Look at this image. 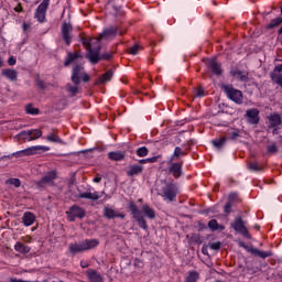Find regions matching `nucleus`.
<instances>
[{
    "label": "nucleus",
    "mask_w": 282,
    "mask_h": 282,
    "mask_svg": "<svg viewBox=\"0 0 282 282\" xmlns=\"http://www.w3.org/2000/svg\"><path fill=\"white\" fill-rule=\"evenodd\" d=\"M70 80L73 85H79L82 80L83 83H89V74L85 73V66H83V64H76L73 66Z\"/></svg>",
    "instance_id": "nucleus-5"
},
{
    "label": "nucleus",
    "mask_w": 282,
    "mask_h": 282,
    "mask_svg": "<svg viewBox=\"0 0 282 282\" xmlns=\"http://www.w3.org/2000/svg\"><path fill=\"white\" fill-rule=\"evenodd\" d=\"M56 180V172L51 171L45 174L40 181L36 182V186L39 191H43L47 184H52Z\"/></svg>",
    "instance_id": "nucleus-16"
},
{
    "label": "nucleus",
    "mask_w": 282,
    "mask_h": 282,
    "mask_svg": "<svg viewBox=\"0 0 282 282\" xmlns=\"http://www.w3.org/2000/svg\"><path fill=\"white\" fill-rule=\"evenodd\" d=\"M111 78H113V70L108 69L105 74L99 76L97 83L99 85H105V83H109V80H111Z\"/></svg>",
    "instance_id": "nucleus-32"
},
{
    "label": "nucleus",
    "mask_w": 282,
    "mask_h": 282,
    "mask_svg": "<svg viewBox=\"0 0 282 282\" xmlns=\"http://www.w3.org/2000/svg\"><path fill=\"white\" fill-rule=\"evenodd\" d=\"M91 37H87V36H82L80 37V43L84 45V47H86V58L89 59V55L91 54V52H96V48L91 47Z\"/></svg>",
    "instance_id": "nucleus-28"
},
{
    "label": "nucleus",
    "mask_w": 282,
    "mask_h": 282,
    "mask_svg": "<svg viewBox=\"0 0 282 282\" xmlns=\"http://www.w3.org/2000/svg\"><path fill=\"white\" fill-rule=\"evenodd\" d=\"M124 36V31H118V26H108L99 34L97 41H104V39H116L118 36Z\"/></svg>",
    "instance_id": "nucleus-10"
},
{
    "label": "nucleus",
    "mask_w": 282,
    "mask_h": 282,
    "mask_svg": "<svg viewBox=\"0 0 282 282\" xmlns=\"http://www.w3.org/2000/svg\"><path fill=\"white\" fill-rule=\"evenodd\" d=\"M102 215L105 219H124V213H118V210L113 209L111 206L106 205L102 209Z\"/></svg>",
    "instance_id": "nucleus-15"
},
{
    "label": "nucleus",
    "mask_w": 282,
    "mask_h": 282,
    "mask_svg": "<svg viewBox=\"0 0 282 282\" xmlns=\"http://www.w3.org/2000/svg\"><path fill=\"white\" fill-rule=\"evenodd\" d=\"M269 120V129H274L275 127H280L282 124L281 115L273 112L268 117Z\"/></svg>",
    "instance_id": "nucleus-24"
},
{
    "label": "nucleus",
    "mask_w": 282,
    "mask_h": 282,
    "mask_svg": "<svg viewBox=\"0 0 282 282\" xmlns=\"http://www.w3.org/2000/svg\"><path fill=\"white\" fill-rule=\"evenodd\" d=\"M25 111L29 116H39L40 113L39 108L32 107V104L26 105Z\"/></svg>",
    "instance_id": "nucleus-43"
},
{
    "label": "nucleus",
    "mask_w": 282,
    "mask_h": 282,
    "mask_svg": "<svg viewBox=\"0 0 282 282\" xmlns=\"http://www.w3.org/2000/svg\"><path fill=\"white\" fill-rule=\"evenodd\" d=\"M135 154L139 158H147V155H149V148L141 147V148L137 149Z\"/></svg>",
    "instance_id": "nucleus-46"
},
{
    "label": "nucleus",
    "mask_w": 282,
    "mask_h": 282,
    "mask_svg": "<svg viewBox=\"0 0 282 282\" xmlns=\"http://www.w3.org/2000/svg\"><path fill=\"white\" fill-rule=\"evenodd\" d=\"M213 148L215 149V151H217L218 153L224 151V148L226 147V142H228V138L227 137H221V138H216L214 140L210 141Z\"/></svg>",
    "instance_id": "nucleus-21"
},
{
    "label": "nucleus",
    "mask_w": 282,
    "mask_h": 282,
    "mask_svg": "<svg viewBox=\"0 0 282 282\" xmlns=\"http://www.w3.org/2000/svg\"><path fill=\"white\" fill-rule=\"evenodd\" d=\"M202 252H203V254H208V249H206V248H202Z\"/></svg>",
    "instance_id": "nucleus-64"
},
{
    "label": "nucleus",
    "mask_w": 282,
    "mask_h": 282,
    "mask_svg": "<svg viewBox=\"0 0 282 282\" xmlns=\"http://www.w3.org/2000/svg\"><path fill=\"white\" fill-rule=\"evenodd\" d=\"M143 215L148 217V219H155V209H153L149 204H144L142 206Z\"/></svg>",
    "instance_id": "nucleus-34"
},
{
    "label": "nucleus",
    "mask_w": 282,
    "mask_h": 282,
    "mask_svg": "<svg viewBox=\"0 0 282 282\" xmlns=\"http://www.w3.org/2000/svg\"><path fill=\"white\" fill-rule=\"evenodd\" d=\"M14 250H15V252H20L21 254H28V252H30V250H32V248H30V246H28L23 242H17L14 245Z\"/></svg>",
    "instance_id": "nucleus-33"
},
{
    "label": "nucleus",
    "mask_w": 282,
    "mask_h": 282,
    "mask_svg": "<svg viewBox=\"0 0 282 282\" xmlns=\"http://www.w3.org/2000/svg\"><path fill=\"white\" fill-rule=\"evenodd\" d=\"M238 246H239V248H243V250L250 252V254H252L253 257H258L259 259H268L274 254L272 251H263V250H259L254 247H250V246L246 245V242H243V241H240L238 243Z\"/></svg>",
    "instance_id": "nucleus-9"
},
{
    "label": "nucleus",
    "mask_w": 282,
    "mask_h": 282,
    "mask_svg": "<svg viewBox=\"0 0 282 282\" xmlns=\"http://www.w3.org/2000/svg\"><path fill=\"white\" fill-rule=\"evenodd\" d=\"M248 169H249V171H252L253 173H259V172L263 171V166L259 165V163L257 161L249 162Z\"/></svg>",
    "instance_id": "nucleus-38"
},
{
    "label": "nucleus",
    "mask_w": 282,
    "mask_h": 282,
    "mask_svg": "<svg viewBox=\"0 0 282 282\" xmlns=\"http://www.w3.org/2000/svg\"><path fill=\"white\" fill-rule=\"evenodd\" d=\"M7 184H11L12 186H15V188H19L21 186V180H19V178H9L7 181Z\"/></svg>",
    "instance_id": "nucleus-50"
},
{
    "label": "nucleus",
    "mask_w": 282,
    "mask_h": 282,
    "mask_svg": "<svg viewBox=\"0 0 282 282\" xmlns=\"http://www.w3.org/2000/svg\"><path fill=\"white\" fill-rule=\"evenodd\" d=\"M66 91H68V94H70V98H74L77 94L80 93V88H78V85L72 86L70 84L66 85Z\"/></svg>",
    "instance_id": "nucleus-37"
},
{
    "label": "nucleus",
    "mask_w": 282,
    "mask_h": 282,
    "mask_svg": "<svg viewBox=\"0 0 282 282\" xmlns=\"http://www.w3.org/2000/svg\"><path fill=\"white\" fill-rule=\"evenodd\" d=\"M86 276L89 282H105V278L95 269H89L86 271Z\"/></svg>",
    "instance_id": "nucleus-20"
},
{
    "label": "nucleus",
    "mask_w": 282,
    "mask_h": 282,
    "mask_svg": "<svg viewBox=\"0 0 282 282\" xmlns=\"http://www.w3.org/2000/svg\"><path fill=\"white\" fill-rule=\"evenodd\" d=\"M245 118L247 119L248 124H257L261 120L259 117V109H248L245 113Z\"/></svg>",
    "instance_id": "nucleus-18"
},
{
    "label": "nucleus",
    "mask_w": 282,
    "mask_h": 282,
    "mask_svg": "<svg viewBox=\"0 0 282 282\" xmlns=\"http://www.w3.org/2000/svg\"><path fill=\"white\" fill-rule=\"evenodd\" d=\"M93 182H95V184H100V182H102V177L100 176H96Z\"/></svg>",
    "instance_id": "nucleus-58"
},
{
    "label": "nucleus",
    "mask_w": 282,
    "mask_h": 282,
    "mask_svg": "<svg viewBox=\"0 0 282 282\" xmlns=\"http://www.w3.org/2000/svg\"><path fill=\"white\" fill-rule=\"evenodd\" d=\"M9 65H17V58H14V56H10L8 59Z\"/></svg>",
    "instance_id": "nucleus-56"
},
{
    "label": "nucleus",
    "mask_w": 282,
    "mask_h": 282,
    "mask_svg": "<svg viewBox=\"0 0 282 282\" xmlns=\"http://www.w3.org/2000/svg\"><path fill=\"white\" fill-rule=\"evenodd\" d=\"M102 195H105V191L100 192V194L98 192H84L80 193L78 195L79 199H90L91 202H98L99 198L102 197Z\"/></svg>",
    "instance_id": "nucleus-19"
},
{
    "label": "nucleus",
    "mask_w": 282,
    "mask_h": 282,
    "mask_svg": "<svg viewBox=\"0 0 282 282\" xmlns=\"http://www.w3.org/2000/svg\"><path fill=\"white\" fill-rule=\"evenodd\" d=\"M155 162H158V156L139 160V164H155Z\"/></svg>",
    "instance_id": "nucleus-47"
},
{
    "label": "nucleus",
    "mask_w": 282,
    "mask_h": 282,
    "mask_svg": "<svg viewBox=\"0 0 282 282\" xmlns=\"http://www.w3.org/2000/svg\"><path fill=\"white\" fill-rule=\"evenodd\" d=\"M206 65L208 69L214 74V76H221L224 74V69L221 68V63L217 62V59L212 58L206 61Z\"/></svg>",
    "instance_id": "nucleus-17"
},
{
    "label": "nucleus",
    "mask_w": 282,
    "mask_h": 282,
    "mask_svg": "<svg viewBox=\"0 0 282 282\" xmlns=\"http://www.w3.org/2000/svg\"><path fill=\"white\" fill-rule=\"evenodd\" d=\"M195 144V140L191 139L186 143H183L182 147H186V151H191V147Z\"/></svg>",
    "instance_id": "nucleus-53"
},
{
    "label": "nucleus",
    "mask_w": 282,
    "mask_h": 282,
    "mask_svg": "<svg viewBox=\"0 0 282 282\" xmlns=\"http://www.w3.org/2000/svg\"><path fill=\"white\" fill-rule=\"evenodd\" d=\"M80 267H82L83 269H85V268H89V264H88L87 262H82V263H80Z\"/></svg>",
    "instance_id": "nucleus-62"
},
{
    "label": "nucleus",
    "mask_w": 282,
    "mask_h": 282,
    "mask_svg": "<svg viewBox=\"0 0 282 282\" xmlns=\"http://www.w3.org/2000/svg\"><path fill=\"white\" fill-rule=\"evenodd\" d=\"M128 208L132 215V218L137 221L139 228H142V230H149V225H147V220L142 216V213L140 209H138V205L133 200H130L128 204Z\"/></svg>",
    "instance_id": "nucleus-6"
},
{
    "label": "nucleus",
    "mask_w": 282,
    "mask_h": 282,
    "mask_svg": "<svg viewBox=\"0 0 282 282\" xmlns=\"http://www.w3.org/2000/svg\"><path fill=\"white\" fill-rule=\"evenodd\" d=\"M199 280V273L197 271H189L186 278V282H197Z\"/></svg>",
    "instance_id": "nucleus-41"
},
{
    "label": "nucleus",
    "mask_w": 282,
    "mask_h": 282,
    "mask_svg": "<svg viewBox=\"0 0 282 282\" xmlns=\"http://www.w3.org/2000/svg\"><path fill=\"white\" fill-rule=\"evenodd\" d=\"M142 171H144V166L140 164H133L129 166L126 173L128 177H135V175H140Z\"/></svg>",
    "instance_id": "nucleus-26"
},
{
    "label": "nucleus",
    "mask_w": 282,
    "mask_h": 282,
    "mask_svg": "<svg viewBox=\"0 0 282 282\" xmlns=\"http://www.w3.org/2000/svg\"><path fill=\"white\" fill-rule=\"evenodd\" d=\"M273 72L281 73L282 72V64H279L278 66H275Z\"/></svg>",
    "instance_id": "nucleus-59"
},
{
    "label": "nucleus",
    "mask_w": 282,
    "mask_h": 282,
    "mask_svg": "<svg viewBox=\"0 0 282 282\" xmlns=\"http://www.w3.org/2000/svg\"><path fill=\"white\" fill-rule=\"evenodd\" d=\"M50 8V0H43L35 10V19L39 23H45V14Z\"/></svg>",
    "instance_id": "nucleus-12"
},
{
    "label": "nucleus",
    "mask_w": 282,
    "mask_h": 282,
    "mask_svg": "<svg viewBox=\"0 0 282 282\" xmlns=\"http://www.w3.org/2000/svg\"><path fill=\"white\" fill-rule=\"evenodd\" d=\"M100 50H102V46L98 45L95 47V52H90L88 61L91 65H98L99 61H111L113 58V52L100 54Z\"/></svg>",
    "instance_id": "nucleus-8"
},
{
    "label": "nucleus",
    "mask_w": 282,
    "mask_h": 282,
    "mask_svg": "<svg viewBox=\"0 0 282 282\" xmlns=\"http://www.w3.org/2000/svg\"><path fill=\"white\" fill-rule=\"evenodd\" d=\"M206 96L204 88H198L194 90V98H204Z\"/></svg>",
    "instance_id": "nucleus-51"
},
{
    "label": "nucleus",
    "mask_w": 282,
    "mask_h": 282,
    "mask_svg": "<svg viewBox=\"0 0 282 282\" xmlns=\"http://www.w3.org/2000/svg\"><path fill=\"white\" fill-rule=\"evenodd\" d=\"M14 12H23V6H21V3H18L17 7H14Z\"/></svg>",
    "instance_id": "nucleus-57"
},
{
    "label": "nucleus",
    "mask_w": 282,
    "mask_h": 282,
    "mask_svg": "<svg viewBox=\"0 0 282 282\" xmlns=\"http://www.w3.org/2000/svg\"><path fill=\"white\" fill-rule=\"evenodd\" d=\"M78 58H83V55H80V53L69 52L64 62V67H69V65H72V63H75V61H78Z\"/></svg>",
    "instance_id": "nucleus-30"
},
{
    "label": "nucleus",
    "mask_w": 282,
    "mask_h": 282,
    "mask_svg": "<svg viewBox=\"0 0 282 282\" xmlns=\"http://www.w3.org/2000/svg\"><path fill=\"white\" fill-rule=\"evenodd\" d=\"M72 32H74V26L72 23L64 21L62 23L61 34L65 45L67 46L72 45Z\"/></svg>",
    "instance_id": "nucleus-11"
},
{
    "label": "nucleus",
    "mask_w": 282,
    "mask_h": 282,
    "mask_svg": "<svg viewBox=\"0 0 282 282\" xmlns=\"http://www.w3.org/2000/svg\"><path fill=\"white\" fill-rule=\"evenodd\" d=\"M29 28H30V24H28V23H24V24H23V30H24V32L28 31Z\"/></svg>",
    "instance_id": "nucleus-63"
},
{
    "label": "nucleus",
    "mask_w": 282,
    "mask_h": 282,
    "mask_svg": "<svg viewBox=\"0 0 282 282\" xmlns=\"http://www.w3.org/2000/svg\"><path fill=\"white\" fill-rule=\"evenodd\" d=\"M32 135L31 130H22L20 133L15 135L18 140H23L24 142H31L30 138Z\"/></svg>",
    "instance_id": "nucleus-36"
},
{
    "label": "nucleus",
    "mask_w": 282,
    "mask_h": 282,
    "mask_svg": "<svg viewBox=\"0 0 282 282\" xmlns=\"http://www.w3.org/2000/svg\"><path fill=\"white\" fill-rule=\"evenodd\" d=\"M109 199V195H106V197L101 200H99V204H105V202H107Z\"/></svg>",
    "instance_id": "nucleus-61"
},
{
    "label": "nucleus",
    "mask_w": 282,
    "mask_h": 282,
    "mask_svg": "<svg viewBox=\"0 0 282 282\" xmlns=\"http://www.w3.org/2000/svg\"><path fill=\"white\" fill-rule=\"evenodd\" d=\"M230 76L234 78H237V80H240V83H249L250 77H248V73L239 69H231L230 70Z\"/></svg>",
    "instance_id": "nucleus-22"
},
{
    "label": "nucleus",
    "mask_w": 282,
    "mask_h": 282,
    "mask_svg": "<svg viewBox=\"0 0 282 282\" xmlns=\"http://www.w3.org/2000/svg\"><path fill=\"white\" fill-rule=\"evenodd\" d=\"M36 221V216L32 212H25L22 216L23 226L30 227Z\"/></svg>",
    "instance_id": "nucleus-29"
},
{
    "label": "nucleus",
    "mask_w": 282,
    "mask_h": 282,
    "mask_svg": "<svg viewBox=\"0 0 282 282\" xmlns=\"http://www.w3.org/2000/svg\"><path fill=\"white\" fill-rule=\"evenodd\" d=\"M47 142H55L56 144H63V139L58 134L50 133L46 137Z\"/></svg>",
    "instance_id": "nucleus-40"
},
{
    "label": "nucleus",
    "mask_w": 282,
    "mask_h": 282,
    "mask_svg": "<svg viewBox=\"0 0 282 282\" xmlns=\"http://www.w3.org/2000/svg\"><path fill=\"white\" fill-rule=\"evenodd\" d=\"M140 50H142V46H140V44H134L133 46H131L129 48V54H132V56H135V55H138Z\"/></svg>",
    "instance_id": "nucleus-49"
},
{
    "label": "nucleus",
    "mask_w": 282,
    "mask_h": 282,
    "mask_svg": "<svg viewBox=\"0 0 282 282\" xmlns=\"http://www.w3.org/2000/svg\"><path fill=\"white\" fill-rule=\"evenodd\" d=\"M1 76L7 78L8 80H11V83H14V80H17V78H19V73L12 68H4L1 72Z\"/></svg>",
    "instance_id": "nucleus-25"
},
{
    "label": "nucleus",
    "mask_w": 282,
    "mask_h": 282,
    "mask_svg": "<svg viewBox=\"0 0 282 282\" xmlns=\"http://www.w3.org/2000/svg\"><path fill=\"white\" fill-rule=\"evenodd\" d=\"M272 134L273 135H279V126L273 128Z\"/></svg>",
    "instance_id": "nucleus-60"
},
{
    "label": "nucleus",
    "mask_w": 282,
    "mask_h": 282,
    "mask_svg": "<svg viewBox=\"0 0 282 282\" xmlns=\"http://www.w3.org/2000/svg\"><path fill=\"white\" fill-rule=\"evenodd\" d=\"M35 85L42 91H45V89L47 88V86L45 85V82L43 79H41V77L35 78Z\"/></svg>",
    "instance_id": "nucleus-48"
},
{
    "label": "nucleus",
    "mask_w": 282,
    "mask_h": 282,
    "mask_svg": "<svg viewBox=\"0 0 282 282\" xmlns=\"http://www.w3.org/2000/svg\"><path fill=\"white\" fill-rule=\"evenodd\" d=\"M208 228L212 230V232H215L216 230H226V227L224 225H219L217 219L209 220Z\"/></svg>",
    "instance_id": "nucleus-35"
},
{
    "label": "nucleus",
    "mask_w": 282,
    "mask_h": 282,
    "mask_svg": "<svg viewBox=\"0 0 282 282\" xmlns=\"http://www.w3.org/2000/svg\"><path fill=\"white\" fill-rule=\"evenodd\" d=\"M127 158L126 151H111L108 153V159L111 160V162H122Z\"/></svg>",
    "instance_id": "nucleus-27"
},
{
    "label": "nucleus",
    "mask_w": 282,
    "mask_h": 282,
    "mask_svg": "<svg viewBox=\"0 0 282 282\" xmlns=\"http://www.w3.org/2000/svg\"><path fill=\"white\" fill-rule=\"evenodd\" d=\"M267 153L268 155H276L279 153V147L275 143L267 145Z\"/></svg>",
    "instance_id": "nucleus-44"
},
{
    "label": "nucleus",
    "mask_w": 282,
    "mask_h": 282,
    "mask_svg": "<svg viewBox=\"0 0 282 282\" xmlns=\"http://www.w3.org/2000/svg\"><path fill=\"white\" fill-rule=\"evenodd\" d=\"M184 163L183 162H172L170 163V166L167 167L169 175H173L174 180H180L184 175L183 169Z\"/></svg>",
    "instance_id": "nucleus-13"
},
{
    "label": "nucleus",
    "mask_w": 282,
    "mask_h": 282,
    "mask_svg": "<svg viewBox=\"0 0 282 282\" xmlns=\"http://www.w3.org/2000/svg\"><path fill=\"white\" fill-rule=\"evenodd\" d=\"M271 80L275 83V85H279L282 88V75L276 73H271Z\"/></svg>",
    "instance_id": "nucleus-42"
},
{
    "label": "nucleus",
    "mask_w": 282,
    "mask_h": 282,
    "mask_svg": "<svg viewBox=\"0 0 282 282\" xmlns=\"http://www.w3.org/2000/svg\"><path fill=\"white\" fill-rule=\"evenodd\" d=\"M220 88L231 102H235L236 105H241L243 102V93L235 88L232 84H221Z\"/></svg>",
    "instance_id": "nucleus-4"
},
{
    "label": "nucleus",
    "mask_w": 282,
    "mask_h": 282,
    "mask_svg": "<svg viewBox=\"0 0 282 282\" xmlns=\"http://www.w3.org/2000/svg\"><path fill=\"white\" fill-rule=\"evenodd\" d=\"M282 23V18H275L273 20H271V22L269 24H267V30H274V28H279V25H281Z\"/></svg>",
    "instance_id": "nucleus-39"
},
{
    "label": "nucleus",
    "mask_w": 282,
    "mask_h": 282,
    "mask_svg": "<svg viewBox=\"0 0 282 282\" xmlns=\"http://www.w3.org/2000/svg\"><path fill=\"white\" fill-rule=\"evenodd\" d=\"M98 246H100V241L98 239H85L79 242L69 243L68 252L70 254H79L80 252H87V250H94V248H98Z\"/></svg>",
    "instance_id": "nucleus-2"
},
{
    "label": "nucleus",
    "mask_w": 282,
    "mask_h": 282,
    "mask_svg": "<svg viewBox=\"0 0 282 282\" xmlns=\"http://www.w3.org/2000/svg\"><path fill=\"white\" fill-rule=\"evenodd\" d=\"M210 250H221V242L217 241V242H213L209 245Z\"/></svg>",
    "instance_id": "nucleus-52"
},
{
    "label": "nucleus",
    "mask_w": 282,
    "mask_h": 282,
    "mask_svg": "<svg viewBox=\"0 0 282 282\" xmlns=\"http://www.w3.org/2000/svg\"><path fill=\"white\" fill-rule=\"evenodd\" d=\"M66 215H67L69 221H76V219H78L76 216L69 214V209H68V212L66 213Z\"/></svg>",
    "instance_id": "nucleus-55"
},
{
    "label": "nucleus",
    "mask_w": 282,
    "mask_h": 282,
    "mask_svg": "<svg viewBox=\"0 0 282 282\" xmlns=\"http://www.w3.org/2000/svg\"><path fill=\"white\" fill-rule=\"evenodd\" d=\"M235 204H241V198H239V194L237 192H232L229 194L227 203L224 206V213L226 215H230V213H232V206Z\"/></svg>",
    "instance_id": "nucleus-14"
},
{
    "label": "nucleus",
    "mask_w": 282,
    "mask_h": 282,
    "mask_svg": "<svg viewBox=\"0 0 282 282\" xmlns=\"http://www.w3.org/2000/svg\"><path fill=\"white\" fill-rule=\"evenodd\" d=\"M230 228H232L238 235L245 237V239H252L250 231H248V227H246V221H243L241 216L234 219V221L230 224Z\"/></svg>",
    "instance_id": "nucleus-7"
},
{
    "label": "nucleus",
    "mask_w": 282,
    "mask_h": 282,
    "mask_svg": "<svg viewBox=\"0 0 282 282\" xmlns=\"http://www.w3.org/2000/svg\"><path fill=\"white\" fill-rule=\"evenodd\" d=\"M69 215H73V217H76L77 219H85V208L78 206V205H73L69 207Z\"/></svg>",
    "instance_id": "nucleus-23"
},
{
    "label": "nucleus",
    "mask_w": 282,
    "mask_h": 282,
    "mask_svg": "<svg viewBox=\"0 0 282 282\" xmlns=\"http://www.w3.org/2000/svg\"><path fill=\"white\" fill-rule=\"evenodd\" d=\"M182 193V189L180 188V183L172 181H164L163 185L158 193L159 197H162L163 202H177V195Z\"/></svg>",
    "instance_id": "nucleus-1"
},
{
    "label": "nucleus",
    "mask_w": 282,
    "mask_h": 282,
    "mask_svg": "<svg viewBox=\"0 0 282 282\" xmlns=\"http://www.w3.org/2000/svg\"><path fill=\"white\" fill-rule=\"evenodd\" d=\"M46 151H50V147L47 145H32L12 154L4 155L2 156V160H6V158L8 160H12L13 158H28L29 155H36L37 153H46Z\"/></svg>",
    "instance_id": "nucleus-3"
},
{
    "label": "nucleus",
    "mask_w": 282,
    "mask_h": 282,
    "mask_svg": "<svg viewBox=\"0 0 282 282\" xmlns=\"http://www.w3.org/2000/svg\"><path fill=\"white\" fill-rule=\"evenodd\" d=\"M41 135H43V131L39 129H31V138H30L31 142L34 140H39Z\"/></svg>",
    "instance_id": "nucleus-45"
},
{
    "label": "nucleus",
    "mask_w": 282,
    "mask_h": 282,
    "mask_svg": "<svg viewBox=\"0 0 282 282\" xmlns=\"http://www.w3.org/2000/svg\"><path fill=\"white\" fill-rule=\"evenodd\" d=\"M185 155H188V152H186V150H182L181 147H175L174 152L170 158V162H174V160H180V158H185Z\"/></svg>",
    "instance_id": "nucleus-31"
},
{
    "label": "nucleus",
    "mask_w": 282,
    "mask_h": 282,
    "mask_svg": "<svg viewBox=\"0 0 282 282\" xmlns=\"http://www.w3.org/2000/svg\"><path fill=\"white\" fill-rule=\"evenodd\" d=\"M230 140H237L239 138V131L229 132Z\"/></svg>",
    "instance_id": "nucleus-54"
}]
</instances>
